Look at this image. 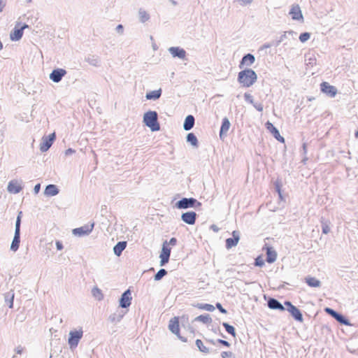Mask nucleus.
Instances as JSON below:
<instances>
[{
  "instance_id": "13",
  "label": "nucleus",
  "mask_w": 358,
  "mask_h": 358,
  "mask_svg": "<svg viewBox=\"0 0 358 358\" xmlns=\"http://www.w3.org/2000/svg\"><path fill=\"white\" fill-rule=\"evenodd\" d=\"M267 305L271 310L285 311L286 309L284 305H282L278 299L273 297H268L267 300Z\"/></svg>"
},
{
  "instance_id": "45",
  "label": "nucleus",
  "mask_w": 358,
  "mask_h": 358,
  "mask_svg": "<svg viewBox=\"0 0 358 358\" xmlns=\"http://www.w3.org/2000/svg\"><path fill=\"white\" fill-rule=\"evenodd\" d=\"M254 108L258 110L259 112H262L264 110V106L262 103H257L254 101V103L252 104Z\"/></svg>"
},
{
  "instance_id": "46",
  "label": "nucleus",
  "mask_w": 358,
  "mask_h": 358,
  "mask_svg": "<svg viewBox=\"0 0 358 358\" xmlns=\"http://www.w3.org/2000/svg\"><path fill=\"white\" fill-rule=\"evenodd\" d=\"M241 6H247L250 4L253 0H234Z\"/></svg>"
},
{
  "instance_id": "16",
  "label": "nucleus",
  "mask_w": 358,
  "mask_h": 358,
  "mask_svg": "<svg viewBox=\"0 0 358 358\" xmlns=\"http://www.w3.org/2000/svg\"><path fill=\"white\" fill-rule=\"evenodd\" d=\"M255 62V56L251 53L245 54L241 59L239 68L242 69L244 66H250Z\"/></svg>"
},
{
  "instance_id": "37",
  "label": "nucleus",
  "mask_w": 358,
  "mask_h": 358,
  "mask_svg": "<svg viewBox=\"0 0 358 358\" xmlns=\"http://www.w3.org/2000/svg\"><path fill=\"white\" fill-rule=\"evenodd\" d=\"M281 187H282V182L280 180H277L275 182H274V187H275V191L278 192V195H279V197L280 199H282V193H281Z\"/></svg>"
},
{
  "instance_id": "21",
  "label": "nucleus",
  "mask_w": 358,
  "mask_h": 358,
  "mask_svg": "<svg viewBox=\"0 0 358 358\" xmlns=\"http://www.w3.org/2000/svg\"><path fill=\"white\" fill-rule=\"evenodd\" d=\"M277 258V252L271 247L267 248L266 250V261L269 263H273L275 262Z\"/></svg>"
},
{
  "instance_id": "47",
  "label": "nucleus",
  "mask_w": 358,
  "mask_h": 358,
  "mask_svg": "<svg viewBox=\"0 0 358 358\" xmlns=\"http://www.w3.org/2000/svg\"><path fill=\"white\" fill-rule=\"evenodd\" d=\"M281 43H282V41H280V38L278 40L271 41V46H275V47H278Z\"/></svg>"
},
{
  "instance_id": "15",
  "label": "nucleus",
  "mask_w": 358,
  "mask_h": 358,
  "mask_svg": "<svg viewBox=\"0 0 358 358\" xmlns=\"http://www.w3.org/2000/svg\"><path fill=\"white\" fill-rule=\"evenodd\" d=\"M289 14L292 16V19L294 20H303L301 10L298 4L292 6Z\"/></svg>"
},
{
  "instance_id": "59",
  "label": "nucleus",
  "mask_w": 358,
  "mask_h": 358,
  "mask_svg": "<svg viewBox=\"0 0 358 358\" xmlns=\"http://www.w3.org/2000/svg\"><path fill=\"white\" fill-rule=\"evenodd\" d=\"M34 189H35L36 192H38L40 189V185L38 184V185H36Z\"/></svg>"
},
{
  "instance_id": "4",
  "label": "nucleus",
  "mask_w": 358,
  "mask_h": 358,
  "mask_svg": "<svg viewBox=\"0 0 358 358\" xmlns=\"http://www.w3.org/2000/svg\"><path fill=\"white\" fill-rule=\"evenodd\" d=\"M284 305L287 307V310L295 320L300 322L303 321L302 313L297 307L294 306L291 301H285Z\"/></svg>"
},
{
  "instance_id": "52",
  "label": "nucleus",
  "mask_w": 358,
  "mask_h": 358,
  "mask_svg": "<svg viewBox=\"0 0 358 358\" xmlns=\"http://www.w3.org/2000/svg\"><path fill=\"white\" fill-rule=\"evenodd\" d=\"M303 154L306 155L307 153V143H303L302 145Z\"/></svg>"
},
{
  "instance_id": "62",
  "label": "nucleus",
  "mask_w": 358,
  "mask_h": 358,
  "mask_svg": "<svg viewBox=\"0 0 358 358\" xmlns=\"http://www.w3.org/2000/svg\"><path fill=\"white\" fill-rule=\"evenodd\" d=\"M117 29H122V26L121 24L118 25Z\"/></svg>"
},
{
  "instance_id": "14",
  "label": "nucleus",
  "mask_w": 358,
  "mask_h": 358,
  "mask_svg": "<svg viewBox=\"0 0 358 358\" xmlns=\"http://www.w3.org/2000/svg\"><path fill=\"white\" fill-rule=\"evenodd\" d=\"M197 201L194 198H183L176 203V206L178 208H187L194 207Z\"/></svg>"
},
{
  "instance_id": "51",
  "label": "nucleus",
  "mask_w": 358,
  "mask_h": 358,
  "mask_svg": "<svg viewBox=\"0 0 358 358\" xmlns=\"http://www.w3.org/2000/svg\"><path fill=\"white\" fill-rule=\"evenodd\" d=\"M271 47H272V46H271V42H269V43H264V44L261 47V48H260V49H261V50H263V49H266V48H271Z\"/></svg>"
},
{
  "instance_id": "29",
  "label": "nucleus",
  "mask_w": 358,
  "mask_h": 358,
  "mask_svg": "<svg viewBox=\"0 0 358 358\" xmlns=\"http://www.w3.org/2000/svg\"><path fill=\"white\" fill-rule=\"evenodd\" d=\"M127 246V242L125 241H121L117 243L113 248L114 253L117 256H120L122 254V252L125 249Z\"/></svg>"
},
{
  "instance_id": "23",
  "label": "nucleus",
  "mask_w": 358,
  "mask_h": 358,
  "mask_svg": "<svg viewBox=\"0 0 358 358\" xmlns=\"http://www.w3.org/2000/svg\"><path fill=\"white\" fill-rule=\"evenodd\" d=\"M296 35V32L290 30L288 31H285L279 38L282 42H284L285 40H289V37L291 36L292 38L293 41L296 43V39L295 38Z\"/></svg>"
},
{
  "instance_id": "10",
  "label": "nucleus",
  "mask_w": 358,
  "mask_h": 358,
  "mask_svg": "<svg viewBox=\"0 0 358 358\" xmlns=\"http://www.w3.org/2000/svg\"><path fill=\"white\" fill-rule=\"evenodd\" d=\"M55 139V134L52 133L50 134L48 136L43 137L42 139V143L40 145V150L42 152L47 151L52 145Z\"/></svg>"
},
{
  "instance_id": "41",
  "label": "nucleus",
  "mask_w": 358,
  "mask_h": 358,
  "mask_svg": "<svg viewBox=\"0 0 358 358\" xmlns=\"http://www.w3.org/2000/svg\"><path fill=\"white\" fill-rule=\"evenodd\" d=\"M139 16L141 21L143 22L147 21L149 19V15L145 10H141L139 12Z\"/></svg>"
},
{
  "instance_id": "33",
  "label": "nucleus",
  "mask_w": 358,
  "mask_h": 358,
  "mask_svg": "<svg viewBox=\"0 0 358 358\" xmlns=\"http://www.w3.org/2000/svg\"><path fill=\"white\" fill-rule=\"evenodd\" d=\"M321 224L322 233L324 234H329L330 231V222L322 218Z\"/></svg>"
},
{
  "instance_id": "1",
  "label": "nucleus",
  "mask_w": 358,
  "mask_h": 358,
  "mask_svg": "<svg viewBox=\"0 0 358 358\" xmlns=\"http://www.w3.org/2000/svg\"><path fill=\"white\" fill-rule=\"evenodd\" d=\"M257 80V75L252 69H245L238 74V81L245 87L252 86Z\"/></svg>"
},
{
  "instance_id": "44",
  "label": "nucleus",
  "mask_w": 358,
  "mask_h": 358,
  "mask_svg": "<svg viewBox=\"0 0 358 358\" xmlns=\"http://www.w3.org/2000/svg\"><path fill=\"white\" fill-rule=\"evenodd\" d=\"M244 99L245 100V101H247L248 103H250V104H252L254 103V99H253V96L249 94V93H245L244 94Z\"/></svg>"
},
{
  "instance_id": "2",
  "label": "nucleus",
  "mask_w": 358,
  "mask_h": 358,
  "mask_svg": "<svg viewBox=\"0 0 358 358\" xmlns=\"http://www.w3.org/2000/svg\"><path fill=\"white\" fill-rule=\"evenodd\" d=\"M143 121L152 131L159 130L160 127L157 122V113L155 111H149L145 113Z\"/></svg>"
},
{
  "instance_id": "26",
  "label": "nucleus",
  "mask_w": 358,
  "mask_h": 358,
  "mask_svg": "<svg viewBox=\"0 0 358 358\" xmlns=\"http://www.w3.org/2000/svg\"><path fill=\"white\" fill-rule=\"evenodd\" d=\"M194 117L191 115L187 116L185 120L184 124H183V127H184L185 130H187V131L190 130L194 127Z\"/></svg>"
},
{
  "instance_id": "12",
  "label": "nucleus",
  "mask_w": 358,
  "mask_h": 358,
  "mask_svg": "<svg viewBox=\"0 0 358 358\" xmlns=\"http://www.w3.org/2000/svg\"><path fill=\"white\" fill-rule=\"evenodd\" d=\"M240 240V232L238 231H234L232 232V237L225 239V247L227 249L232 248L236 246Z\"/></svg>"
},
{
  "instance_id": "8",
  "label": "nucleus",
  "mask_w": 358,
  "mask_h": 358,
  "mask_svg": "<svg viewBox=\"0 0 358 358\" xmlns=\"http://www.w3.org/2000/svg\"><path fill=\"white\" fill-rule=\"evenodd\" d=\"M320 90L322 93L327 94L331 98L334 97L337 94L336 87L333 85H331L327 82H322L320 84Z\"/></svg>"
},
{
  "instance_id": "11",
  "label": "nucleus",
  "mask_w": 358,
  "mask_h": 358,
  "mask_svg": "<svg viewBox=\"0 0 358 358\" xmlns=\"http://www.w3.org/2000/svg\"><path fill=\"white\" fill-rule=\"evenodd\" d=\"M83 336L82 331H71L69 338V344L71 348H75L78 345L80 339Z\"/></svg>"
},
{
  "instance_id": "55",
  "label": "nucleus",
  "mask_w": 358,
  "mask_h": 358,
  "mask_svg": "<svg viewBox=\"0 0 358 358\" xmlns=\"http://www.w3.org/2000/svg\"><path fill=\"white\" fill-rule=\"evenodd\" d=\"M216 306L220 310V312L224 313V308L222 307V306L220 303H217Z\"/></svg>"
},
{
  "instance_id": "6",
  "label": "nucleus",
  "mask_w": 358,
  "mask_h": 358,
  "mask_svg": "<svg viewBox=\"0 0 358 358\" xmlns=\"http://www.w3.org/2000/svg\"><path fill=\"white\" fill-rule=\"evenodd\" d=\"M171 248L168 246V241H164L162 245V251L159 255L160 265L164 266L169 262Z\"/></svg>"
},
{
  "instance_id": "60",
  "label": "nucleus",
  "mask_w": 358,
  "mask_h": 358,
  "mask_svg": "<svg viewBox=\"0 0 358 358\" xmlns=\"http://www.w3.org/2000/svg\"><path fill=\"white\" fill-rule=\"evenodd\" d=\"M355 137L356 138H358V130L355 131Z\"/></svg>"
},
{
  "instance_id": "58",
  "label": "nucleus",
  "mask_w": 358,
  "mask_h": 358,
  "mask_svg": "<svg viewBox=\"0 0 358 358\" xmlns=\"http://www.w3.org/2000/svg\"><path fill=\"white\" fill-rule=\"evenodd\" d=\"M307 160H308V158H307L306 157H305L302 159L301 162H302L303 164H306V161H307Z\"/></svg>"
},
{
  "instance_id": "53",
  "label": "nucleus",
  "mask_w": 358,
  "mask_h": 358,
  "mask_svg": "<svg viewBox=\"0 0 358 358\" xmlns=\"http://www.w3.org/2000/svg\"><path fill=\"white\" fill-rule=\"evenodd\" d=\"M56 247H57V250H61L63 249V245H62V243L59 241L56 242Z\"/></svg>"
},
{
  "instance_id": "28",
  "label": "nucleus",
  "mask_w": 358,
  "mask_h": 358,
  "mask_svg": "<svg viewBox=\"0 0 358 358\" xmlns=\"http://www.w3.org/2000/svg\"><path fill=\"white\" fill-rule=\"evenodd\" d=\"M21 189V186L16 181H10L8 186V190L10 193H18Z\"/></svg>"
},
{
  "instance_id": "17",
  "label": "nucleus",
  "mask_w": 358,
  "mask_h": 358,
  "mask_svg": "<svg viewBox=\"0 0 358 358\" xmlns=\"http://www.w3.org/2000/svg\"><path fill=\"white\" fill-rule=\"evenodd\" d=\"M131 292L128 289L125 291L120 299V306L122 308H127L130 306L131 301Z\"/></svg>"
},
{
  "instance_id": "35",
  "label": "nucleus",
  "mask_w": 358,
  "mask_h": 358,
  "mask_svg": "<svg viewBox=\"0 0 358 358\" xmlns=\"http://www.w3.org/2000/svg\"><path fill=\"white\" fill-rule=\"evenodd\" d=\"M225 331L231 334L234 338H236V333L234 327L225 322Z\"/></svg>"
},
{
  "instance_id": "48",
  "label": "nucleus",
  "mask_w": 358,
  "mask_h": 358,
  "mask_svg": "<svg viewBox=\"0 0 358 358\" xmlns=\"http://www.w3.org/2000/svg\"><path fill=\"white\" fill-rule=\"evenodd\" d=\"M176 243L177 239L176 238H171L170 241L168 242V246H169V245L174 246L176 245Z\"/></svg>"
},
{
  "instance_id": "50",
  "label": "nucleus",
  "mask_w": 358,
  "mask_h": 358,
  "mask_svg": "<svg viewBox=\"0 0 358 358\" xmlns=\"http://www.w3.org/2000/svg\"><path fill=\"white\" fill-rule=\"evenodd\" d=\"M230 125L231 124L229 120L227 117H225V132L229 130Z\"/></svg>"
},
{
  "instance_id": "31",
  "label": "nucleus",
  "mask_w": 358,
  "mask_h": 358,
  "mask_svg": "<svg viewBox=\"0 0 358 358\" xmlns=\"http://www.w3.org/2000/svg\"><path fill=\"white\" fill-rule=\"evenodd\" d=\"M195 321L201 322L204 324H210L212 322V319L209 315H201L194 319Z\"/></svg>"
},
{
  "instance_id": "3",
  "label": "nucleus",
  "mask_w": 358,
  "mask_h": 358,
  "mask_svg": "<svg viewBox=\"0 0 358 358\" xmlns=\"http://www.w3.org/2000/svg\"><path fill=\"white\" fill-rule=\"evenodd\" d=\"M324 312L328 314L329 315L331 316L334 319H335L338 323H340L342 325H346V326H350L351 323L350 320L344 316L343 314L337 312L336 310L326 307L324 308Z\"/></svg>"
},
{
  "instance_id": "43",
  "label": "nucleus",
  "mask_w": 358,
  "mask_h": 358,
  "mask_svg": "<svg viewBox=\"0 0 358 358\" xmlns=\"http://www.w3.org/2000/svg\"><path fill=\"white\" fill-rule=\"evenodd\" d=\"M196 345L201 352H206L208 351V349L203 345V343L201 340L197 339L196 341Z\"/></svg>"
},
{
  "instance_id": "22",
  "label": "nucleus",
  "mask_w": 358,
  "mask_h": 358,
  "mask_svg": "<svg viewBox=\"0 0 358 358\" xmlns=\"http://www.w3.org/2000/svg\"><path fill=\"white\" fill-rule=\"evenodd\" d=\"M93 227H94V225L92 224L91 227L87 226V227H82L80 228H76L73 230V232L74 234L79 235V236L88 234L90 232L92 231Z\"/></svg>"
},
{
  "instance_id": "39",
  "label": "nucleus",
  "mask_w": 358,
  "mask_h": 358,
  "mask_svg": "<svg viewBox=\"0 0 358 358\" xmlns=\"http://www.w3.org/2000/svg\"><path fill=\"white\" fill-rule=\"evenodd\" d=\"M310 38V34L309 32H303L299 35V40L301 43H305Z\"/></svg>"
},
{
  "instance_id": "7",
  "label": "nucleus",
  "mask_w": 358,
  "mask_h": 358,
  "mask_svg": "<svg viewBox=\"0 0 358 358\" xmlns=\"http://www.w3.org/2000/svg\"><path fill=\"white\" fill-rule=\"evenodd\" d=\"M169 329L172 333L176 334L182 341H187L186 339L182 338V337L180 335V325L178 317H174L170 320L169 324Z\"/></svg>"
},
{
  "instance_id": "57",
  "label": "nucleus",
  "mask_w": 358,
  "mask_h": 358,
  "mask_svg": "<svg viewBox=\"0 0 358 358\" xmlns=\"http://www.w3.org/2000/svg\"><path fill=\"white\" fill-rule=\"evenodd\" d=\"M223 132H224V122L222 123V124L221 125V127H220V136H222Z\"/></svg>"
},
{
  "instance_id": "36",
  "label": "nucleus",
  "mask_w": 358,
  "mask_h": 358,
  "mask_svg": "<svg viewBox=\"0 0 358 358\" xmlns=\"http://www.w3.org/2000/svg\"><path fill=\"white\" fill-rule=\"evenodd\" d=\"M187 140L188 142L191 143L193 145H197V143H198L197 138H196V136L192 133H189L187 134Z\"/></svg>"
},
{
  "instance_id": "32",
  "label": "nucleus",
  "mask_w": 358,
  "mask_h": 358,
  "mask_svg": "<svg viewBox=\"0 0 358 358\" xmlns=\"http://www.w3.org/2000/svg\"><path fill=\"white\" fill-rule=\"evenodd\" d=\"M161 96V90L151 91L146 94L147 99H157Z\"/></svg>"
},
{
  "instance_id": "49",
  "label": "nucleus",
  "mask_w": 358,
  "mask_h": 358,
  "mask_svg": "<svg viewBox=\"0 0 358 358\" xmlns=\"http://www.w3.org/2000/svg\"><path fill=\"white\" fill-rule=\"evenodd\" d=\"M225 358H235V355L231 352H225Z\"/></svg>"
},
{
  "instance_id": "56",
  "label": "nucleus",
  "mask_w": 358,
  "mask_h": 358,
  "mask_svg": "<svg viewBox=\"0 0 358 358\" xmlns=\"http://www.w3.org/2000/svg\"><path fill=\"white\" fill-rule=\"evenodd\" d=\"M4 6H5V4L1 1H0V11L1 12L3 10Z\"/></svg>"
},
{
  "instance_id": "34",
  "label": "nucleus",
  "mask_w": 358,
  "mask_h": 358,
  "mask_svg": "<svg viewBox=\"0 0 358 358\" xmlns=\"http://www.w3.org/2000/svg\"><path fill=\"white\" fill-rule=\"evenodd\" d=\"M13 301H14V294L13 293H7L5 295V302L8 304L10 308L13 307Z\"/></svg>"
},
{
  "instance_id": "30",
  "label": "nucleus",
  "mask_w": 358,
  "mask_h": 358,
  "mask_svg": "<svg viewBox=\"0 0 358 358\" xmlns=\"http://www.w3.org/2000/svg\"><path fill=\"white\" fill-rule=\"evenodd\" d=\"M194 306L199 310H203L208 312H212L215 310V307L213 305L208 303H197L194 305Z\"/></svg>"
},
{
  "instance_id": "24",
  "label": "nucleus",
  "mask_w": 358,
  "mask_h": 358,
  "mask_svg": "<svg viewBox=\"0 0 358 358\" xmlns=\"http://www.w3.org/2000/svg\"><path fill=\"white\" fill-rule=\"evenodd\" d=\"M307 285L310 287H320L321 282L315 277L308 276L305 278Z\"/></svg>"
},
{
  "instance_id": "61",
  "label": "nucleus",
  "mask_w": 358,
  "mask_h": 358,
  "mask_svg": "<svg viewBox=\"0 0 358 358\" xmlns=\"http://www.w3.org/2000/svg\"><path fill=\"white\" fill-rule=\"evenodd\" d=\"M230 346V344L228 341H225V347H229Z\"/></svg>"
},
{
  "instance_id": "54",
  "label": "nucleus",
  "mask_w": 358,
  "mask_h": 358,
  "mask_svg": "<svg viewBox=\"0 0 358 358\" xmlns=\"http://www.w3.org/2000/svg\"><path fill=\"white\" fill-rule=\"evenodd\" d=\"M75 152V150L71 149V148H69L68 150H66L65 152V155H69L72 153H74Z\"/></svg>"
},
{
  "instance_id": "64",
  "label": "nucleus",
  "mask_w": 358,
  "mask_h": 358,
  "mask_svg": "<svg viewBox=\"0 0 358 358\" xmlns=\"http://www.w3.org/2000/svg\"><path fill=\"white\" fill-rule=\"evenodd\" d=\"M219 342L221 343H224V341H222V340H219Z\"/></svg>"
},
{
  "instance_id": "63",
  "label": "nucleus",
  "mask_w": 358,
  "mask_h": 358,
  "mask_svg": "<svg viewBox=\"0 0 358 358\" xmlns=\"http://www.w3.org/2000/svg\"><path fill=\"white\" fill-rule=\"evenodd\" d=\"M25 1H26L27 3H30V2L31 1V0H25Z\"/></svg>"
},
{
  "instance_id": "18",
  "label": "nucleus",
  "mask_w": 358,
  "mask_h": 358,
  "mask_svg": "<svg viewBox=\"0 0 358 358\" xmlns=\"http://www.w3.org/2000/svg\"><path fill=\"white\" fill-rule=\"evenodd\" d=\"M66 73V71L62 69L54 70L50 75V78L55 83L59 82L62 77Z\"/></svg>"
},
{
  "instance_id": "20",
  "label": "nucleus",
  "mask_w": 358,
  "mask_h": 358,
  "mask_svg": "<svg viewBox=\"0 0 358 358\" xmlns=\"http://www.w3.org/2000/svg\"><path fill=\"white\" fill-rule=\"evenodd\" d=\"M28 27V25L27 24H24V26H22L21 28L20 29H15L13 30V32H11L10 34V38L11 40L13 41H18L20 40L22 35H23V30L25 29V28H27Z\"/></svg>"
},
{
  "instance_id": "40",
  "label": "nucleus",
  "mask_w": 358,
  "mask_h": 358,
  "mask_svg": "<svg viewBox=\"0 0 358 358\" xmlns=\"http://www.w3.org/2000/svg\"><path fill=\"white\" fill-rule=\"evenodd\" d=\"M167 273L166 271L164 268L160 269L155 275V280H161Z\"/></svg>"
},
{
  "instance_id": "42",
  "label": "nucleus",
  "mask_w": 358,
  "mask_h": 358,
  "mask_svg": "<svg viewBox=\"0 0 358 358\" xmlns=\"http://www.w3.org/2000/svg\"><path fill=\"white\" fill-rule=\"evenodd\" d=\"M264 260L262 258L261 256H258L255 259V266H259V267H262L264 265Z\"/></svg>"
},
{
  "instance_id": "25",
  "label": "nucleus",
  "mask_w": 358,
  "mask_h": 358,
  "mask_svg": "<svg viewBox=\"0 0 358 358\" xmlns=\"http://www.w3.org/2000/svg\"><path fill=\"white\" fill-rule=\"evenodd\" d=\"M169 51L173 57H178L181 59L185 57V51L178 47H172L169 49Z\"/></svg>"
},
{
  "instance_id": "19",
  "label": "nucleus",
  "mask_w": 358,
  "mask_h": 358,
  "mask_svg": "<svg viewBox=\"0 0 358 358\" xmlns=\"http://www.w3.org/2000/svg\"><path fill=\"white\" fill-rule=\"evenodd\" d=\"M196 214L193 211L185 213L181 216L182 221L188 224H194L196 221Z\"/></svg>"
},
{
  "instance_id": "38",
  "label": "nucleus",
  "mask_w": 358,
  "mask_h": 358,
  "mask_svg": "<svg viewBox=\"0 0 358 358\" xmlns=\"http://www.w3.org/2000/svg\"><path fill=\"white\" fill-rule=\"evenodd\" d=\"M92 294L94 297H96V299H98L99 300H101L103 299V294L101 291V289H99V288L97 287H94L93 289H92Z\"/></svg>"
},
{
  "instance_id": "5",
  "label": "nucleus",
  "mask_w": 358,
  "mask_h": 358,
  "mask_svg": "<svg viewBox=\"0 0 358 358\" xmlns=\"http://www.w3.org/2000/svg\"><path fill=\"white\" fill-rule=\"evenodd\" d=\"M21 212L19 213L17 217V220H16V224H15V236H14V238H13V242L11 243V246H10V249L15 252L17 250V249L19 248V245H20V222H21Z\"/></svg>"
},
{
  "instance_id": "27",
  "label": "nucleus",
  "mask_w": 358,
  "mask_h": 358,
  "mask_svg": "<svg viewBox=\"0 0 358 358\" xmlns=\"http://www.w3.org/2000/svg\"><path fill=\"white\" fill-rule=\"evenodd\" d=\"M59 190L56 185H49L45 187V194L49 196H52L57 194Z\"/></svg>"
},
{
  "instance_id": "9",
  "label": "nucleus",
  "mask_w": 358,
  "mask_h": 358,
  "mask_svg": "<svg viewBox=\"0 0 358 358\" xmlns=\"http://www.w3.org/2000/svg\"><path fill=\"white\" fill-rule=\"evenodd\" d=\"M265 127L277 141L285 143V138L280 135L279 130L271 122L267 121Z\"/></svg>"
}]
</instances>
